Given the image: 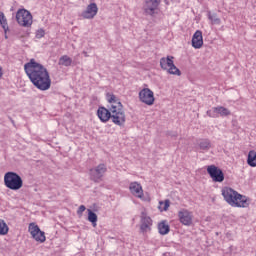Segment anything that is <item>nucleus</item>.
<instances>
[{
  "label": "nucleus",
  "instance_id": "obj_11",
  "mask_svg": "<svg viewBox=\"0 0 256 256\" xmlns=\"http://www.w3.org/2000/svg\"><path fill=\"white\" fill-rule=\"evenodd\" d=\"M139 99L142 103H145V105H153L155 103V95L149 88H143L139 92Z\"/></svg>",
  "mask_w": 256,
  "mask_h": 256
},
{
  "label": "nucleus",
  "instance_id": "obj_26",
  "mask_svg": "<svg viewBox=\"0 0 256 256\" xmlns=\"http://www.w3.org/2000/svg\"><path fill=\"white\" fill-rule=\"evenodd\" d=\"M171 204V202L169 201V199H166L164 202L160 201L159 202V206L158 209L160 211H167L169 209V205Z\"/></svg>",
  "mask_w": 256,
  "mask_h": 256
},
{
  "label": "nucleus",
  "instance_id": "obj_23",
  "mask_svg": "<svg viewBox=\"0 0 256 256\" xmlns=\"http://www.w3.org/2000/svg\"><path fill=\"white\" fill-rule=\"evenodd\" d=\"M88 221L92 223L93 227H97V214L93 210L88 209Z\"/></svg>",
  "mask_w": 256,
  "mask_h": 256
},
{
  "label": "nucleus",
  "instance_id": "obj_16",
  "mask_svg": "<svg viewBox=\"0 0 256 256\" xmlns=\"http://www.w3.org/2000/svg\"><path fill=\"white\" fill-rule=\"evenodd\" d=\"M197 145L200 151H209L212 147L211 140H209V138H201L197 140Z\"/></svg>",
  "mask_w": 256,
  "mask_h": 256
},
{
  "label": "nucleus",
  "instance_id": "obj_21",
  "mask_svg": "<svg viewBox=\"0 0 256 256\" xmlns=\"http://www.w3.org/2000/svg\"><path fill=\"white\" fill-rule=\"evenodd\" d=\"M208 19L211 21L212 25H221V18L217 16V13L208 12Z\"/></svg>",
  "mask_w": 256,
  "mask_h": 256
},
{
  "label": "nucleus",
  "instance_id": "obj_22",
  "mask_svg": "<svg viewBox=\"0 0 256 256\" xmlns=\"http://www.w3.org/2000/svg\"><path fill=\"white\" fill-rule=\"evenodd\" d=\"M0 25L4 30V33H7L9 30V24L7 23V18L5 17V13L0 12Z\"/></svg>",
  "mask_w": 256,
  "mask_h": 256
},
{
  "label": "nucleus",
  "instance_id": "obj_24",
  "mask_svg": "<svg viewBox=\"0 0 256 256\" xmlns=\"http://www.w3.org/2000/svg\"><path fill=\"white\" fill-rule=\"evenodd\" d=\"M141 223L151 227L153 225V220L151 219V217L147 216V213L142 212L141 213Z\"/></svg>",
  "mask_w": 256,
  "mask_h": 256
},
{
  "label": "nucleus",
  "instance_id": "obj_3",
  "mask_svg": "<svg viewBox=\"0 0 256 256\" xmlns=\"http://www.w3.org/2000/svg\"><path fill=\"white\" fill-rule=\"evenodd\" d=\"M222 196L224 201L231 205V207H249L251 200L245 195L239 194V192L233 190L232 188L225 187L222 189Z\"/></svg>",
  "mask_w": 256,
  "mask_h": 256
},
{
  "label": "nucleus",
  "instance_id": "obj_7",
  "mask_svg": "<svg viewBox=\"0 0 256 256\" xmlns=\"http://www.w3.org/2000/svg\"><path fill=\"white\" fill-rule=\"evenodd\" d=\"M207 173L210 175L214 183H223L225 181V174L223 173V170L215 165L207 166Z\"/></svg>",
  "mask_w": 256,
  "mask_h": 256
},
{
  "label": "nucleus",
  "instance_id": "obj_35",
  "mask_svg": "<svg viewBox=\"0 0 256 256\" xmlns=\"http://www.w3.org/2000/svg\"><path fill=\"white\" fill-rule=\"evenodd\" d=\"M5 39H7V35H5Z\"/></svg>",
  "mask_w": 256,
  "mask_h": 256
},
{
  "label": "nucleus",
  "instance_id": "obj_19",
  "mask_svg": "<svg viewBox=\"0 0 256 256\" xmlns=\"http://www.w3.org/2000/svg\"><path fill=\"white\" fill-rule=\"evenodd\" d=\"M247 164L249 167H256V151L250 150L248 153Z\"/></svg>",
  "mask_w": 256,
  "mask_h": 256
},
{
  "label": "nucleus",
  "instance_id": "obj_20",
  "mask_svg": "<svg viewBox=\"0 0 256 256\" xmlns=\"http://www.w3.org/2000/svg\"><path fill=\"white\" fill-rule=\"evenodd\" d=\"M71 63H73V60L71 57L67 55H63L58 62V65H63L64 67H71Z\"/></svg>",
  "mask_w": 256,
  "mask_h": 256
},
{
  "label": "nucleus",
  "instance_id": "obj_8",
  "mask_svg": "<svg viewBox=\"0 0 256 256\" xmlns=\"http://www.w3.org/2000/svg\"><path fill=\"white\" fill-rule=\"evenodd\" d=\"M105 173H107V165L99 164L95 168L90 169V179L94 181V183H99L102 181Z\"/></svg>",
  "mask_w": 256,
  "mask_h": 256
},
{
  "label": "nucleus",
  "instance_id": "obj_25",
  "mask_svg": "<svg viewBox=\"0 0 256 256\" xmlns=\"http://www.w3.org/2000/svg\"><path fill=\"white\" fill-rule=\"evenodd\" d=\"M9 233V226L5 223V220H0V235H7Z\"/></svg>",
  "mask_w": 256,
  "mask_h": 256
},
{
  "label": "nucleus",
  "instance_id": "obj_34",
  "mask_svg": "<svg viewBox=\"0 0 256 256\" xmlns=\"http://www.w3.org/2000/svg\"><path fill=\"white\" fill-rule=\"evenodd\" d=\"M10 120H11L12 123H15V121H13V119L10 118Z\"/></svg>",
  "mask_w": 256,
  "mask_h": 256
},
{
  "label": "nucleus",
  "instance_id": "obj_33",
  "mask_svg": "<svg viewBox=\"0 0 256 256\" xmlns=\"http://www.w3.org/2000/svg\"><path fill=\"white\" fill-rule=\"evenodd\" d=\"M85 57H89V55L87 54V52H83Z\"/></svg>",
  "mask_w": 256,
  "mask_h": 256
},
{
  "label": "nucleus",
  "instance_id": "obj_10",
  "mask_svg": "<svg viewBox=\"0 0 256 256\" xmlns=\"http://www.w3.org/2000/svg\"><path fill=\"white\" fill-rule=\"evenodd\" d=\"M159 5H161V0H144V15L153 17L155 15V11L159 8Z\"/></svg>",
  "mask_w": 256,
  "mask_h": 256
},
{
  "label": "nucleus",
  "instance_id": "obj_14",
  "mask_svg": "<svg viewBox=\"0 0 256 256\" xmlns=\"http://www.w3.org/2000/svg\"><path fill=\"white\" fill-rule=\"evenodd\" d=\"M192 47L194 49H201L203 47V32L197 30L192 36Z\"/></svg>",
  "mask_w": 256,
  "mask_h": 256
},
{
  "label": "nucleus",
  "instance_id": "obj_9",
  "mask_svg": "<svg viewBox=\"0 0 256 256\" xmlns=\"http://www.w3.org/2000/svg\"><path fill=\"white\" fill-rule=\"evenodd\" d=\"M28 231L32 236V239L37 241L38 243H45L47 238L45 237V232L41 231L38 225L35 223H30L28 227Z\"/></svg>",
  "mask_w": 256,
  "mask_h": 256
},
{
  "label": "nucleus",
  "instance_id": "obj_18",
  "mask_svg": "<svg viewBox=\"0 0 256 256\" xmlns=\"http://www.w3.org/2000/svg\"><path fill=\"white\" fill-rule=\"evenodd\" d=\"M213 111L214 113H218V115H221V117H227L231 115V111L223 106L214 107Z\"/></svg>",
  "mask_w": 256,
  "mask_h": 256
},
{
  "label": "nucleus",
  "instance_id": "obj_31",
  "mask_svg": "<svg viewBox=\"0 0 256 256\" xmlns=\"http://www.w3.org/2000/svg\"><path fill=\"white\" fill-rule=\"evenodd\" d=\"M207 115H209V117H213V115H211V111H207Z\"/></svg>",
  "mask_w": 256,
  "mask_h": 256
},
{
  "label": "nucleus",
  "instance_id": "obj_15",
  "mask_svg": "<svg viewBox=\"0 0 256 256\" xmlns=\"http://www.w3.org/2000/svg\"><path fill=\"white\" fill-rule=\"evenodd\" d=\"M130 193L132 195H135V197H138V199H143V187L139 182H132L129 186Z\"/></svg>",
  "mask_w": 256,
  "mask_h": 256
},
{
  "label": "nucleus",
  "instance_id": "obj_1",
  "mask_svg": "<svg viewBox=\"0 0 256 256\" xmlns=\"http://www.w3.org/2000/svg\"><path fill=\"white\" fill-rule=\"evenodd\" d=\"M106 99L108 103L111 104L109 109L105 107H99L97 111V115L102 121V123H107L109 119H112V123L114 125H118V127H123L125 125L126 117H125V111L123 110V104L115 96V94L107 93Z\"/></svg>",
  "mask_w": 256,
  "mask_h": 256
},
{
  "label": "nucleus",
  "instance_id": "obj_6",
  "mask_svg": "<svg viewBox=\"0 0 256 256\" xmlns=\"http://www.w3.org/2000/svg\"><path fill=\"white\" fill-rule=\"evenodd\" d=\"M16 21L21 27H31L33 25V15L25 8L19 9L16 13Z\"/></svg>",
  "mask_w": 256,
  "mask_h": 256
},
{
  "label": "nucleus",
  "instance_id": "obj_17",
  "mask_svg": "<svg viewBox=\"0 0 256 256\" xmlns=\"http://www.w3.org/2000/svg\"><path fill=\"white\" fill-rule=\"evenodd\" d=\"M158 231L160 235H167L169 231H171V228L169 227V224H167V221L163 220L158 224Z\"/></svg>",
  "mask_w": 256,
  "mask_h": 256
},
{
  "label": "nucleus",
  "instance_id": "obj_12",
  "mask_svg": "<svg viewBox=\"0 0 256 256\" xmlns=\"http://www.w3.org/2000/svg\"><path fill=\"white\" fill-rule=\"evenodd\" d=\"M178 217L182 225H186L187 227H189L193 223V215L187 209L180 210L178 212Z\"/></svg>",
  "mask_w": 256,
  "mask_h": 256
},
{
  "label": "nucleus",
  "instance_id": "obj_2",
  "mask_svg": "<svg viewBox=\"0 0 256 256\" xmlns=\"http://www.w3.org/2000/svg\"><path fill=\"white\" fill-rule=\"evenodd\" d=\"M24 71L36 89H39V91H49L51 89V76L43 64L32 58L24 65Z\"/></svg>",
  "mask_w": 256,
  "mask_h": 256
},
{
  "label": "nucleus",
  "instance_id": "obj_30",
  "mask_svg": "<svg viewBox=\"0 0 256 256\" xmlns=\"http://www.w3.org/2000/svg\"><path fill=\"white\" fill-rule=\"evenodd\" d=\"M3 78V67L0 66V79Z\"/></svg>",
  "mask_w": 256,
  "mask_h": 256
},
{
  "label": "nucleus",
  "instance_id": "obj_5",
  "mask_svg": "<svg viewBox=\"0 0 256 256\" xmlns=\"http://www.w3.org/2000/svg\"><path fill=\"white\" fill-rule=\"evenodd\" d=\"M173 59H175L173 56H167L166 58L162 57L160 59V67L164 71H167L169 75H177L178 77H181V70L175 66Z\"/></svg>",
  "mask_w": 256,
  "mask_h": 256
},
{
  "label": "nucleus",
  "instance_id": "obj_29",
  "mask_svg": "<svg viewBox=\"0 0 256 256\" xmlns=\"http://www.w3.org/2000/svg\"><path fill=\"white\" fill-rule=\"evenodd\" d=\"M42 37H45V30L39 29L36 32V39H41Z\"/></svg>",
  "mask_w": 256,
  "mask_h": 256
},
{
  "label": "nucleus",
  "instance_id": "obj_13",
  "mask_svg": "<svg viewBox=\"0 0 256 256\" xmlns=\"http://www.w3.org/2000/svg\"><path fill=\"white\" fill-rule=\"evenodd\" d=\"M99 11V8L97 7L96 3H90L86 10L82 12V17L84 19H94Z\"/></svg>",
  "mask_w": 256,
  "mask_h": 256
},
{
  "label": "nucleus",
  "instance_id": "obj_32",
  "mask_svg": "<svg viewBox=\"0 0 256 256\" xmlns=\"http://www.w3.org/2000/svg\"><path fill=\"white\" fill-rule=\"evenodd\" d=\"M171 137H177V133L170 134Z\"/></svg>",
  "mask_w": 256,
  "mask_h": 256
},
{
  "label": "nucleus",
  "instance_id": "obj_27",
  "mask_svg": "<svg viewBox=\"0 0 256 256\" xmlns=\"http://www.w3.org/2000/svg\"><path fill=\"white\" fill-rule=\"evenodd\" d=\"M140 231L141 233H147V231H151V226L141 223Z\"/></svg>",
  "mask_w": 256,
  "mask_h": 256
},
{
  "label": "nucleus",
  "instance_id": "obj_28",
  "mask_svg": "<svg viewBox=\"0 0 256 256\" xmlns=\"http://www.w3.org/2000/svg\"><path fill=\"white\" fill-rule=\"evenodd\" d=\"M87 209V207H85V205H80L78 210H77V215L79 217H83V212Z\"/></svg>",
  "mask_w": 256,
  "mask_h": 256
},
{
  "label": "nucleus",
  "instance_id": "obj_4",
  "mask_svg": "<svg viewBox=\"0 0 256 256\" xmlns=\"http://www.w3.org/2000/svg\"><path fill=\"white\" fill-rule=\"evenodd\" d=\"M4 185L11 191H19L23 187V178L17 172H6L4 175Z\"/></svg>",
  "mask_w": 256,
  "mask_h": 256
}]
</instances>
